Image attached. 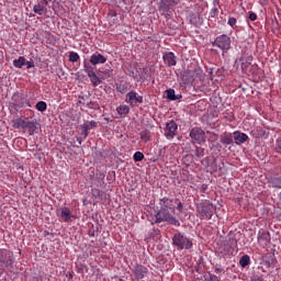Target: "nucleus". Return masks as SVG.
I'll return each mask as SVG.
<instances>
[{
  "mask_svg": "<svg viewBox=\"0 0 281 281\" xmlns=\"http://www.w3.org/2000/svg\"><path fill=\"white\" fill-rule=\"evenodd\" d=\"M254 55L244 54L235 61V67H240L241 72L246 76H256L260 68L257 64H251Z\"/></svg>",
  "mask_w": 281,
  "mask_h": 281,
  "instance_id": "1",
  "label": "nucleus"
},
{
  "mask_svg": "<svg viewBox=\"0 0 281 281\" xmlns=\"http://www.w3.org/2000/svg\"><path fill=\"white\" fill-rule=\"evenodd\" d=\"M155 218L156 223H168V225H175L176 227H179V225H181V223H179V220L172 216V212L170 213V210L167 209H160L155 215Z\"/></svg>",
  "mask_w": 281,
  "mask_h": 281,
  "instance_id": "2",
  "label": "nucleus"
},
{
  "mask_svg": "<svg viewBox=\"0 0 281 281\" xmlns=\"http://www.w3.org/2000/svg\"><path fill=\"white\" fill-rule=\"evenodd\" d=\"M13 128H27L29 135L36 133V121H30L27 117H18L12 121Z\"/></svg>",
  "mask_w": 281,
  "mask_h": 281,
  "instance_id": "3",
  "label": "nucleus"
},
{
  "mask_svg": "<svg viewBox=\"0 0 281 281\" xmlns=\"http://www.w3.org/2000/svg\"><path fill=\"white\" fill-rule=\"evenodd\" d=\"M216 211V207L214 204L210 202H204L198 205L196 207V214L200 216L202 221H210L212 216H214V212Z\"/></svg>",
  "mask_w": 281,
  "mask_h": 281,
  "instance_id": "4",
  "label": "nucleus"
},
{
  "mask_svg": "<svg viewBox=\"0 0 281 281\" xmlns=\"http://www.w3.org/2000/svg\"><path fill=\"white\" fill-rule=\"evenodd\" d=\"M172 243L177 249H192V240L181 233H176L173 235Z\"/></svg>",
  "mask_w": 281,
  "mask_h": 281,
  "instance_id": "5",
  "label": "nucleus"
},
{
  "mask_svg": "<svg viewBox=\"0 0 281 281\" xmlns=\"http://www.w3.org/2000/svg\"><path fill=\"white\" fill-rule=\"evenodd\" d=\"M212 45L213 47H218L223 52H229L232 47V38L225 34H222L215 38Z\"/></svg>",
  "mask_w": 281,
  "mask_h": 281,
  "instance_id": "6",
  "label": "nucleus"
},
{
  "mask_svg": "<svg viewBox=\"0 0 281 281\" xmlns=\"http://www.w3.org/2000/svg\"><path fill=\"white\" fill-rule=\"evenodd\" d=\"M178 131L179 124H177V122L175 121H169L167 122L165 127V137H167L168 139H175V137H177Z\"/></svg>",
  "mask_w": 281,
  "mask_h": 281,
  "instance_id": "7",
  "label": "nucleus"
},
{
  "mask_svg": "<svg viewBox=\"0 0 281 281\" xmlns=\"http://www.w3.org/2000/svg\"><path fill=\"white\" fill-rule=\"evenodd\" d=\"M257 240L258 245L265 249L266 247H269V245H271V234L265 229H260L258 232Z\"/></svg>",
  "mask_w": 281,
  "mask_h": 281,
  "instance_id": "8",
  "label": "nucleus"
},
{
  "mask_svg": "<svg viewBox=\"0 0 281 281\" xmlns=\"http://www.w3.org/2000/svg\"><path fill=\"white\" fill-rule=\"evenodd\" d=\"M190 137L198 144H203L205 142V132L200 127H193L190 132Z\"/></svg>",
  "mask_w": 281,
  "mask_h": 281,
  "instance_id": "9",
  "label": "nucleus"
},
{
  "mask_svg": "<svg viewBox=\"0 0 281 281\" xmlns=\"http://www.w3.org/2000/svg\"><path fill=\"white\" fill-rule=\"evenodd\" d=\"M125 102L131 106H133L135 102H137L138 104H142V102H144V97L138 95L137 92L135 91H130L125 97Z\"/></svg>",
  "mask_w": 281,
  "mask_h": 281,
  "instance_id": "10",
  "label": "nucleus"
},
{
  "mask_svg": "<svg viewBox=\"0 0 281 281\" xmlns=\"http://www.w3.org/2000/svg\"><path fill=\"white\" fill-rule=\"evenodd\" d=\"M179 1L181 0H160V10L170 12V10H175L176 5H179Z\"/></svg>",
  "mask_w": 281,
  "mask_h": 281,
  "instance_id": "11",
  "label": "nucleus"
},
{
  "mask_svg": "<svg viewBox=\"0 0 281 281\" xmlns=\"http://www.w3.org/2000/svg\"><path fill=\"white\" fill-rule=\"evenodd\" d=\"M57 216L64 221V223H69L74 215H71V210L69 207H63L57 211Z\"/></svg>",
  "mask_w": 281,
  "mask_h": 281,
  "instance_id": "12",
  "label": "nucleus"
},
{
  "mask_svg": "<svg viewBox=\"0 0 281 281\" xmlns=\"http://www.w3.org/2000/svg\"><path fill=\"white\" fill-rule=\"evenodd\" d=\"M233 139L237 146L245 144V142L249 140V136L240 131H235L233 133Z\"/></svg>",
  "mask_w": 281,
  "mask_h": 281,
  "instance_id": "13",
  "label": "nucleus"
},
{
  "mask_svg": "<svg viewBox=\"0 0 281 281\" xmlns=\"http://www.w3.org/2000/svg\"><path fill=\"white\" fill-rule=\"evenodd\" d=\"M132 272L135 276L136 280H143V278H145L146 274L148 273V268H146L144 266H136L132 270Z\"/></svg>",
  "mask_w": 281,
  "mask_h": 281,
  "instance_id": "14",
  "label": "nucleus"
},
{
  "mask_svg": "<svg viewBox=\"0 0 281 281\" xmlns=\"http://www.w3.org/2000/svg\"><path fill=\"white\" fill-rule=\"evenodd\" d=\"M160 210H169L171 214H175V204L172 203V200L169 198H162L160 200Z\"/></svg>",
  "mask_w": 281,
  "mask_h": 281,
  "instance_id": "15",
  "label": "nucleus"
},
{
  "mask_svg": "<svg viewBox=\"0 0 281 281\" xmlns=\"http://www.w3.org/2000/svg\"><path fill=\"white\" fill-rule=\"evenodd\" d=\"M90 63L95 66V65H104L106 63V57L100 53H94L90 57Z\"/></svg>",
  "mask_w": 281,
  "mask_h": 281,
  "instance_id": "16",
  "label": "nucleus"
},
{
  "mask_svg": "<svg viewBox=\"0 0 281 281\" xmlns=\"http://www.w3.org/2000/svg\"><path fill=\"white\" fill-rule=\"evenodd\" d=\"M162 58L168 67H175L177 65V56L172 52L166 53Z\"/></svg>",
  "mask_w": 281,
  "mask_h": 281,
  "instance_id": "17",
  "label": "nucleus"
},
{
  "mask_svg": "<svg viewBox=\"0 0 281 281\" xmlns=\"http://www.w3.org/2000/svg\"><path fill=\"white\" fill-rule=\"evenodd\" d=\"M14 255H12V252H4L0 257V262H2L4 267H12V265H14V260L12 259Z\"/></svg>",
  "mask_w": 281,
  "mask_h": 281,
  "instance_id": "18",
  "label": "nucleus"
},
{
  "mask_svg": "<svg viewBox=\"0 0 281 281\" xmlns=\"http://www.w3.org/2000/svg\"><path fill=\"white\" fill-rule=\"evenodd\" d=\"M33 12H35V14H38L40 16H43V14H47V4H45L41 1L37 2L33 7Z\"/></svg>",
  "mask_w": 281,
  "mask_h": 281,
  "instance_id": "19",
  "label": "nucleus"
},
{
  "mask_svg": "<svg viewBox=\"0 0 281 281\" xmlns=\"http://www.w3.org/2000/svg\"><path fill=\"white\" fill-rule=\"evenodd\" d=\"M222 144L229 146V144H234V134L229 132H225L220 137Z\"/></svg>",
  "mask_w": 281,
  "mask_h": 281,
  "instance_id": "20",
  "label": "nucleus"
},
{
  "mask_svg": "<svg viewBox=\"0 0 281 281\" xmlns=\"http://www.w3.org/2000/svg\"><path fill=\"white\" fill-rule=\"evenodd\" d=\"M116 112L121 117H126L131 113V108L128 105H120L116 108Z\"/></svg>",
  "mask_w": 281,
  "mask_h": 281,
  "instance_id": "21",
  "label": "nucleus"
},
{
  "mask_svg": "<svg viewBox=\"0 0 281 281\" xmlns=\"http://www.w3.org/2000/svg\"><path fill=\"white\" fill-rule=\"evenodd\" d=\"M250 263L251 258H249V255H244L239 260V265L243 267V269H245V267H249Z\"/></svg>",
  "mask_w": 281,
  "mask_h": 281,
  "instance_id": "22",
  "label": "nucleus"
},
{
  "mask_svg": "<svg viewBox=\"0 0 281 281\" xmlns=\"http://www.w3.org/2000/svg\"><path fill=\"white\" fill-rule=\"evenodd\" d=\"M25 60L23 56H20L18 59L13 60V66L16 67V69H22L23 66H25Z\"/></svg>",
  "mask_w": 281,
  "mask_h": 281,
  "instance_id": "23",
  "label": "nucleus"
},
{
  "mask_svg": "<svg viewBox=\"0 0 281 281\" xmlns=\"http://www.w3.org/2000/svg\"><path fill=\"white\" fill-rule=\"evenodd\" d=\"M139 135H140V139H142V142H150V131H148V130H143L140 133H139Z\"/></svg>",
  "mask_w": 281,
  "mask_h": 281,
  "instance_id": "24",
  "label": "nucleus"
},
{
  "mask_svg": "<svg viewBox=\"0 0 281 281\" xmlns=\"http://www.w3.org/2000/svg\"><path fill=\"white\" fill-rule=\"evenodd\" d=\"M35 109H37L41 113L47 111V103L45 101H40L36 103Z\"/></svg>",
  "mask_w": 281,
  "mask_h": 281,
  "instance_id": "25",
  "label": "nucleus"
},
{
  "mask_svg": "<svg viewBox=\"0 0 281 281\" xmlns=\"http://www.w3.org/2000/svg\"><path fill=\"white\" fill-rule=\"evenodd\" d=\"M80 60V55L76 52H70L69 53V61L70 63H78Z\"/></svg>",
  "mask_w": 281,
  "mask_h": 281,
  "instance_id": "26",
  "label": "nucleus"
},
{
  "mask_svg": "<svg viewBox=\"0 0 281 281\" xmlns=\"http://www.w3.org/2000/svg\"><path fill=\"white\" fill-rule=\"evenodd\" d=\"M166 95L168 100H177V95L175 94V89L166 90Z\"/></svg>",
  "mask_w": 281,
  "mask_h": 281,
  "instance_id": "27",
  "label": "nucleus"
},
{
  "mask_svg": "<svg viewBox=\"0 0 281 281\" xmlns=\"http://www.w3.org/2000/svg\"><path fill=\"white\" fill-rule=\"evenodd\" d=\"M81 131L85 135V138L89 137V131H91V126L89 124L81 125Z\"/></svg>",
  "mask_w": 281,
  "mask_h": 281,
  "instance_id": "28",
  "label": "nucleus"
},
{
  "mask_svg": "<svg viewBox=\"0 0 281 281\" xmlns=\"http://www.w3.org/2000/svg\"><path fill=\"white\" fill-rule=\"evenodd\" d=\"M276 153L281 155V135L277 138L276 140V147H274Z\"/></svg>",
  "mask_w": 281,
  "mask_h": 281,
  "instance_id": "29",
  "label": "nucleus"
},
{
  "mask_svg": "<svg viewBox=\"0 0 281 281\" xmlns=\"http://www.w3.org/2000/svg\"><path fill=\"white\" fill-rule=\"evenodd\" d=\"M144 159V154L142 151H136L134 154V161H143Z\"/></svg>",
  "mask_w": 281,
  "mask_h": 281,
  "instance_id": "30",
  "label": "nucleus"
},
{
  "mask_svg": "<svg viewBox=\"0 0 281 281\" xmlns=\"http://www.w3.org/2000/svg\"><path fill=\"white\" fill-rule=\"evenodd\" d=\"M90 80H91L93 87H98V85H100V83L102 82V81L100 80V77H98V75L94 76V77H92Z\"/></svg>",
  "mask_w": 281,
  "mask_h": 281,
  "instance_id": "31",
  "label": "nucleus"
},
{
  "mask_svg": "<svg viewBox=\"0 0 281 281\" xmlns=\"http://www.w3.org/2000/svg\"><path fill=\"white\" fill-rule=\"evenodd\" d=\"M204 151L205 149H203L202 147H195V157H203Z\"/></svg>",
  "mask_w": 281,
  "mask_h": 281,
  "instance_id": "32",
  "label": "nucleus"
},
{
  "mask_svg": "<svg viewBox=\"0 0 281 281\" xmlns=\"http://www.w3.org/2000/svg\"><path fill=\"white\" fill-rule=\"evenodd\" d=\"M257 133L259 137H265V135H267V132H265V128L262 127H257Z\"/></svg>",
  "mask_w": 281,
  "mask_h": 281,
  "instance_id": "33",
  "label": "nucleus"
},
{
  "mask_svg": "<svg viewBox=\"0 0 281 281\" xmlns=\"http://www.w3.org/2000/svg\"><path fill=\"white\" fill-rule=\"evenodd\" d=\"M236 23H237L236 18H229L228 19V25H231V27H234V25H236Z\"/></svg>",
  "mask_w": 281,
  "mask_h": 281,
  "instance_id": "34",
  "label": "nucleus"
},
{
  "mask_svg": "<svg viewBox=\"0 0 281 281\" xmlns=\"http://www.w3.org/2000/svg\"><path fill=\"white\" fill-rule=\"evenodd\" d=\"M249 20L250 21H256L258 19V15L255 12H249Z\"/></svg>",
  "mask_w": 281,
  "mask_h": 281,
  "instance_id": "35",
  "label": "nucleus"
},
{
  "mask_svg": "<svg viewBox=\"0 0 281 281\" xmlns=\"http://www.w3.org/2000/svg\"><path fill=\"white\" fill-rule=\"evenodd\" d=\"M207 281H220L218 277H216L215 274H209V278H206Z\"/></svg>",
  "mask_w": 281,
  "mask_h": 281,
  "instance_id": "36",
  "label": "nucleus"
},
{
  "mask_svg": "<svg viewBox=\"0 0 281 281\" xmlns=\"http://www.w3.org/2000/svg\"><path fill=\"white\" fill-rule=\"evenodd\" d=\"M24 65H26V69H32V68H34V61H25Z\"/></svg>",
  "mask_w": 281,
  "mask_h": 281,
  "instance_id": "37",
  "label": "nucleus"
},
{
  "mask_svg": "<svg viewBox=\"0 0 281 281\" xmlns=\"http://www.w3.org/2000/svg\"><path fill=\"white\" fill-rule=\"evenodd\" d=\"M90 128H98V122L91 121L90 124H88Z\"/></svg>",
  "mask_w": 281,
  "mask_h": 281,
  "instance_id": "38",
  "label": "nucleus"
},
{
  "mask_svg": "<svg viewBox=\"0 0 281 281\" xmlns=\"http://www.w3.org/2000/svg\"><path fill=\"white\" fill-rule=\"evenodd\" d=\"M95 76H98V75H95V72H94L93 70H90V71L88 72V78H90V80H91L92 78H95Z\"/></svg>",
  "mask_w": 281,
  "mask_h": 281,
  "instance_id": "39",
  "label": "nucleus"
},
{
  "mask_svg": "<svg viewBox=\"0 0 281 281\" xmlns=\"http://www.w3.org/2000/svg\"><path fill=\"white\" fill-rule=\"evenodd\" d=\"M90 109H100V105L95 102L90 103Z\"/></svg>",
  "mask_w": 281,
  "mask_h": 281,
  "instance_id": "40",
  "label": "nucleus"
},
{
  "mask_svg": "<svg viewBox=\"0 0 281 281\" xmlns=\"http://www.w3.org/2000/svg\"><path fill=\"white\" fill-rule=\"evenodd\" d=\"M177 210L179 212H183V203L179 202L178 205H177Z\"/></svg>",
  "mask_w": 281,
  "mask_h": 281,
  "instance_id": "41",
  "label": "nucleus"
},
{
  "mask_svg": "<svg viewBox=\"0 0 281 281\" xmlns=\"http://www.w3.org/2000/svg\"><path fill=\"white\" fill-rule=\"evenodd\" d=\"M125 5H132L133 0H122Z\"/></svg>",
  "mask_w": 281,
  "mask_h": 281,
  "instance_id": "42",
  "label": "nucleus"
},
{
  "mask_svg": "<svg viewBox=\"0 0 281 281\" xmlns=\"http://www.w3.org/2000/svg\"><path fill=\"white\" fill-rule=\"evenodd\" d=\"M278 181H280V179H276V180L273 181V187H274V188H281V186H280V184H277V183H278Z\"/></svg>",
  "mask_w": 281,
  "mask_h": 281,
  "instance_id": "43",
  "label": "nucleus"
},
{
  "mask_svg": "<svg viewBox=\"0 0 281 281\" xmlns=\"http://www.w3.org/2000/svg\"><path fill=\"white\" fill-rule=\"evenodd\" d=\"M41 2H43L45 5H49V2H52V0H41Z\"/></svg>",
  "mask_w": 281,
  "mask_h": 281,
  "instance_id": "44",
  "label": "nucleus"
},
{
  "mask_svg": "<svg viewBox=\"0 0 281 281\" xmlns=\"http://www.w3.org/2000/svg\"><path fill=\"white\" fill-rule=\"evenodd\" d=\"M215 273H223V268H215Z\"/></svg>",
  "mask_w": 281,
  "mask_h": 281,
  "instance_id": "45",
  "label": "nucleus"
},
{
  "mask_svg": "<svg viewBox=\"0 0 281 281\" xmlns=\"http://www.w3.org/2000/svg\"><path fill=\"white\" fill-rule=\"evenodd\" d=\"M26 104H27V106H32V104L30 103V101H26Z\"/></svg>",
  "mask_w": 281,
  "mask_h": 281,
  "instance_id": "46",
  "label": "nucleus"
},
{
  "mask_svg": "<svg viewBox=\"0 0 281 281\" xmlns=\"http://www.w3.org/2000/svg\"><path fill=\"white\" fill-rule=\"evenodd\" d=\"M214 12H218V9H214Z\"/></svg>",
  "mask_w": 281,
  "mask_h": 281,
  "instance_id": "47",
  "label": "nucleus"
},
{
  "mask_svg": "<svg viewBox=\"0 0 281 281\" xmlns=\"http://www.w3.org/2000/svg\"><path fill=\"white\" fill-rule=\"evenodd\" d=\"M95 192H100V190H95Z\"/></svg>",
  "mask_w": 281,
  "mask_h": 281,
  "instance_id": "48",
  "label": "nucleus"
},
{
  "mask_svg": "<svg viewBox=\"0 0 281 281\" xmlns=\"http://www.w3.org/2000/svg\"><path fill=\"white\" fill-rule=\"evenodd\" d=\"M70 278H74V277L70 274Z\"/></svg>",
  "mask_w": 281,
  "mask_h": 281,
  "instance_id": "49",
  "label": "nucleus"
}]
</instances>
